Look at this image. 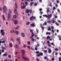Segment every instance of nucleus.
Segmentation results:
<instances>
[{
	"instance_id": "obj_3",
	"label": "nucleus",
	"mask_w": 61,
	"mask_h": 61,
	"mask_svg": "<svg viewBox=\"0 0 61 61\" xmlns=\"http://www.w3.org/2000/svg\"><path fill=\"white\" fill-rule=\"evenodd\" d=\"M30 31L32 33V36H31V38L32 39V41H34V39H33V36H34V33L33 32V30H30Z\"/></svg>"
},
{
	"instance_id": "obj_17",
	"label": "nucleus",
	"mask_w": 61,
	"mask_h": 61,
	"mask_svg": "<svg viewBox=\"0 0 61 61\" xmlns=\"http://www.w3.org/2000/svg\"><path fill=\"white\" fill-rule=\"evenodd\" d=\"M30 25L32 26H35V25L34 23H33L32 24H31Z\"/></svg>"
},
{
	"instance_id": "obj_46",
	"label": "nucleus",
	"mask_w": 61,
	"mask_h": 61,
	"mask_svg": "<svg viewBox=\"0 0 61 61\" xmlns=\"http://www.w3.org/2000/svg\"><path fill=\"white\" fill-rule=\"evenodd\" d=\"M36 60L37 61H39V59H36Z\"/></svg>"
},
{
	"instance_id": "obj_64",
	"label": "nucleus",
	"mask_w": 61,
	"mask_h": 61,
	"mask_svg": "<svg viewBox=\"0 0 61 61\" xmlns=\"http://www.w3.org/2000/svg\"><path fill=\"white\" fill-rule=\"evenodd\" d=\"M27 47L28 48H29L30 49V46H28Z\"/></svg>"
},
{
	"instance_id": "obj_47",
	"label": "nucleus",
	"mask_w": 61,
	"mask_h": 61,
	"mask_svg": "<svg viewBox=\"0 0 61 61\" xmlns=\"http://www.w3.org/2000/svg\"><path fill=\"white\" fill-rule=\"evenodd\" d=\"M36 53L37 54V53H39V51H37L36 52Z\"/></svg>"
},
{
	"instance_id": "obj_34",
	"label": "nucleus",
	"mask_w": 61,
	"mask_h": 61,
	"mask_svg": "<svg viewBox=\"0 0 61 61\" xmlns=\"http://www.w3.org/2000/svg\"><path fill=\"white\" fill-rule=\"evenodd\" d=\"M33 4V2H31L30 3V6H32V5Z\"/></svg>"
},
{
	"instance_id": "obj_18",
	"label": "nucleus",
	"mask_w": 61,
	"mask_h": 61,
	"mask_svg": "<svg viewBox=\"0 0 61 61\" xmlns=\"http://www.w3.org/2000/svg\"><path fill=\"white\" fill-rule=\"evenodd\" d=\"M14 12L15 14H17V12H16V9L14 10Z\"/></svg>"
},
{
	"instance_id": "obj_8",
	"label": "nucleus",
	"mask_w": 61,
	"mask_h": 61,
	"mask_svg": "<svg viewBox=\"0 0 61 61\" xmlns=\"http://www.w3.org/2000/svg\"><path fill=\"white\" fill-rule=\"evenodd\" d=\"M43 55V53H39V54H37V56H42Z\"/></svg>"
},
{
	"instance_id": "obj_15",
	"label": "nucleus",
	"mask_w": 61,
	"mask_h": 61,
	"mask_svg": "<svg viewBox=\"0 0 61 61\" xmlns=\"http://www.w3.org/2000/svg\"><path fill=\"white\" fill-rule=\"evenodd\" d=\"M14 22L15 24H17V23H18V22L17 20H15L14 21Z\"/></svg>"
},
{
	"instance_id": "obj_44",
	"label": "nucleus",
	"mask_w": 61,
	"mask_h": 61,
	"mask_svg": "<svg viewBox=\"0 0 61 61\" xmlns=\"http://www.w3.org/2000/svg\"><path fill=\"white\" fill-rule=\"evenodd\" d=\"M8 57L9 58H11V56H10V55H9L8 56Z\"/></svg>"
},
{
	"instance_id": "obj_42",
	"label": "nucleus",
	"mask_w": 61,
	"mask_h": 61,
	"mask_svg": "<svg viewBox=\"0 0 61 61\" xmlns=\"http://www.w3.org/2000/svg\"><path fill=\"white\" fill-rule=\"evenodd\" d=\"M48 30H51V29L50 28V27H49L48 29Z\"/></svg>"
},
{
	"instance_id": "obj_21",
	"label": "nucleus",
	"mask_w": 61,
	"mask_h": 61,
	"mask_svg": "<svg viewBox=\"0 0 61 61\" xmlns=\"http://www.w3.org/2000/svg\"><path fill=\"white\" fill-rule=\"evenodd\" d=\"M35 50H37V45H36L35 46Z\"/></svg>"
},
{
	"instance_id": "obj_27",
	"label": "nucleus",
	"mask_w": 61,
	"mask_h": 61,
	"mask_svg": "<svg viewBox=\"0 0 61 61\" xmlns=\"http://www.w3.org/2000/svg\"><path fill=\"white\" fill-rule=\"evenodd\" d=\"M17 17V16L16 15H14L13 16V18H16Z\"/></svg>"
},
{
	"instance_id": "obj_26",
	"label": "nucleus",
	"mask_w": 61,
	"mask_h": 61,
	"mask_svg": "<svg viewBox=\"0 0 61 61\" xmlns=\"http://www.w3.org/2000/svg\"><path fill=\"white\" fill-rule=\"evenodd\" d=\"M50 33L47 32L46 33V35H50Z\"/></svg>"
},
{
	"instance_id": "obj_23",
	"label": "nucleus",
	"mask_w": 61,
	"mask_h": 61,
	"mask_svg": "<svg viewBox=\"0 0 61 61\" xmlns=\"http://www.w3.org/2000/svg\"><path fill=\"white\" fill-rule=\"evenodd\" d=\"M15 47H16V48H18V46L17 45H16L15 46Z\"/></svg>"
},
{
	"instance_id": "obj_24",
	"label": "nucleus",
	"mask_w": 61,
	"mask_h": 61,
	"mask_svg": "<svg viewBox=\"0 0 61 61\" xmlns=\"http://www.w3.org/2000/svg\"><path fill=\"white\" fill-rule=\"evenodd\" d=\"M58 37L59 38V40H61V36H58Z\"/></svg>"
},
{
	"instance_id": "obj_25",
	"label": "nucleus",
	"mask_w": 61,
	"mask_h": 61,
	"mask_svg": "<svg viewBox=\"0 0 61 61\" xmlns=\"http://www.w3.org/2000/svg\"><path fill=\"white\" fill-rule=\"evenodd\" d=\"M2 49H3V50H5V48L3 46H2Z\"/></svg>"
},
{
	"instance_id": "obj_36",
	"label": "nucleus",
	"mask_w": 61,
	"mask_h": 61,
	"mask_svg": "<svg viewBox=\"0 0 61 61\" xmlns=\"http://www.w3.org/2000/svg\"><path fill=\"white\" fill-rule=\"evenodd\" d=\"M51 60L52 61H54V58H52L51 59Z\"/></svg>"
},
{
	"instance_id": "obj_52",
	"label": "nucleus",
	"mask_w": 61,
	"mask_h": 61,
	"mask_svg": "<svg viewBox=\"0 0 61 61\" xmlns=\"http://www.w3.org/2000/svg\"><path fill=\"white\" fill-rule=\"evenodd\" d=\"M47 58V57H44V59H46Z\"/></svg>"
},
{
	"instance_id": "obj_14",
	"label": "nucleus",
	"mask_w": 61,
	"mask_h": 61,
	"mask_svg": "<svg viewBox=\"0 0 61 61\" xmlns=\"http://www.w3.org/2000/svg\"><path fill=\"white\" fill-rule=\"evenodd\" d=\"M52 23H55L56 22V21L55 20H54V18H53L52 19Z\"/></svg>"
},
{
	"instance_id": "obj_20",
	"label": "nucleus",
	"mask_w": 61,
	"mask_h": 61,
	"mask_svg": "<svg viewBox=\"0 0 61 61\" xmlns=\"http://www.w3.org/2000/svg\"><path fill=\"white\" fill-rule=\"evenodd\" d=\"M15 8H17V4L16 3H15Z\"/></svg>"
},
{
	"instance_id": "obj_53",
	"label": "nucleus",
	"mask_w": 61,
	"mask_h": 61,
	"mask_svg": "<svg viewBox=\"0 0 61 61\" xmlns=\"http://www.w3.org/2000/svg\"><path fill=\"white\" fill-rule=\"evenodd\" d=\"M18 28H19V26H18L17 27H16L15 28V29H18Z\"/></svg>"
},
{
	"instance_id": "obj_30",
	"label": "nucleus",
	"mask_w": 61,
	"mask_h": 61,
	"mask_svg": "<svg viewBox=\"0 0 61 61\" xmlns=\"http://www.w3.org/2000/svg\"><path fill=\"white\" fill-rule=\"evenodd\" d=\"M43 51L44 52V53H45L47 52V50H44Z\"/></svg>"
},
{
	"instance_id": "obj_60",
	"label": "nucleus",
	"mask_w": 61,
	"mask_h": 61,
	"mask_svg": "<svg viewBox=\"0 0 61 61\" xmlns=\"http://www.w3.org/2000/svg\"><path fill=\"white\" fill-rule=\"evenodd\" d=\"M44 48H45V49H46V46H45L44 47Z\"/></svg>"
},
{
	"instance_id": "obj_33",
	"label": "nucleus",
	"mask_w": 61,
	"mask_h": 61,
	"mask_svg": "<svg viewBox=\"0 0 61 61\" xmlns=\"http://www.w3.org/2000/svg\"><path fill=\"white\" fill-rule=\"evenodd\" d=\"M50 38V37L49 36H48L47 37V38L48 39H49V38Z\"/></svg>"
},
{
	"instance_id": "obj_48",
	"label": "nucleus",
	"mask_w": 61,
	"mask_h": 61,
	"mask_svg": "<svg viewBox=\"0 0 61 61\" xmlns=\"http://www.w3.org/2000/svg\"><path fill=\"white\" fill-rule=\"evenodd\" d=\"M27 43L28 45H29L30 44V42L28 41V42Z\"/></svg>"
},
{
	"instance_id": "obj_9",
	"label": "nucleus",
	"mask_w": 61,
	"mask_h": 61,
	"mask_svg": "<svg viewBox=\"0 0 61 61\" xmlns=\"http://www.w3.org/2000/svg\"><path fill=\"white\" fill-rule=\"evenodd\" d=\"M39 10L40 12V13L41 15H42V14H43V12L42 11V9L41 8H40L39 9Z\"/></svg>"
},
{
	"instance_id": "obj_12",
	"label": "nucleus",
	"mask_w": 61,
	"mask_h": 61,
	"mask_svg": "<svg viewBox=\"0 0 61 61\" xmlns=\"http://www.w3.org/2000/svg\"><path fill=\"white\" fill-rule=\"evenodd\" d=\"M16 40L18 41L19 44H20V39L19 38H18L16 39Z\"/></svg>"
},
{
	"instance_id": "obj_41",
	"label": "nucleus",
	"mask_w": 61,
	"mask_h": 61,
	"mask_svg": "<svg viewBox=\"0 0 61 61\" xmlns=\"http://www.w3.org/2000/svg\"><path fill=\"white\" fill-rule=\"evenodd\" d=\"M47 12H49V9L48 8L47 10Z\"/></svg>"
},
{
	"instance_id": "obj_1",
	"label": "nucleus",
	"mask_w": 61,
	"mask_h": 61,
	"mask_svg": "<svg viewBox=\"0 0 61 61\" xmlns=\"http://www.w3.org/2000/svg\"><path fill=\"white\" fill-rule=\"evenodd\" d=\"M21 52H22V56L23 59H24V60H26L27 61H29V60H30V59L29 58L24 57L25 56L24 54H25V50H21Z\"/></svg>"
},
{
	"instance_id": "obj_61",
	"label": "nucleus",
	"mask_w": 61,
	"mask_h": 61,
	"mask_svg": "<svg viewBox=\"0 0 61 61\" xmlns=\"http://www.w3.org/2000/svg\"><path fill=\"white\" fill-rule=\"evenodd\" d=\"M25 5H27V2H26L25 3Z\"/></svg>"
},
{
	"instance_id": "obj_43",
	"label": "nucleus",
	"mask_w": 61,
	"mask_h": 61,
	"mask_svg": "<svg viewBox=\"0 0 61 61\" xmlns=\"http://www.w3.org/2000/svg\"><path fill=\"white\" fill-rule=\"evenodd\" d=\"M56 24L57 25H59V24H58L57 23H56Z\"/></svg>"
},
{
	"instance_id": "obj_49",
	"label": "nucleus",
	"mask_w": 61,
	"mask_h": 61,
	"mask_svg": "<svg viewBox=\"0 0 61 61\" xmlns=\"http://www.w3.org/2000/svg\"><path fill=\"white\" fill-rule=\"evenodd\" d=\"M52 55H53V56H54V52H52Z\"/></svg>"
},
{
	"instance_id": "obj_35",
	"label": "nucleus",
	"mask_w": 61,
	"mask_h": 61,
	"mask_svg": "<svg viewBox=\"0 0 61 61\" xmlns=\"http://www.w3.org/2000/svg\"><path fill=\"white\" fill-rule=\"evenodd\" d=\"M30 22H27V24H26V25H29V24H30Z\"/></svg>"
},
{
	"instance_id": "obj_55",
	"label": "nucleus",
	"mask_w": 61,
	"mask_h": 61,
	"mask_svg": "<svg viewBox=\"0 0 61 61\" xmlns=\"http://www.w3.org/2000/svg\"><path fill=\"white\" fill-rule=\"evenodd\" d=\"M51 31L53 33H54V30H52Z\"/></svg>"
},
{
	"instance_id": "obj_2",
	"label": "nucleus",
	"mask_w": 61,
	"mask_h": 61,
	"mask_svg": "<svg viewBox=\"0 0 61 61\" xmlns=\"http://www.w3.org/2000/svg\"><path fill=\"white\" fill-rule=\"evenodd\" d=\"M43 16H44L45 17H47L48 19L50 18V17H52V14H50V15H43Z\"/></svg>"
},
{
	"instance_id": "obj_32",
	"label": "nucleus",
	"mask_w": 61,
	"mask_h": 61,
	"mask_svg": "<svg viewBox=\"0 0 61 61\" xmlns=\"http://www.w3.org/2000/svg\"><path fill=\"white\" fill-rule=\"evenodd\" d=\"M59 61H61V57H59Z\"/></svg>"
},
{
	"instance_id": "obj_38",
	"label": "nucleus",
	"mask_w": 61,
	"mask_h": 61,
	"mask_svg": "<svg viewBox=\"0 0 61 61\" xmlns=\"http://www.w3.org/2000/svg\"><path fill=\"white\" fill-rule=\"evenodd\" d=\"M55 55H56V56H57V55L58 54V53L57 52H55Z\"/></svg>"
},
{
	"instance_id": "obj_4",
	"label": "nucleus",
	"mask_w": 61,
	"mask_h": 61,
	"mask_svg": "<svg viewBox=\"0 0 61 61\" xmlns=\"http://www.w3.org/2000/svg\"><path fill=\"white\" fill-rule=\"evenodd\" d=\"M11 33H15L17 35L18 34V32L17 31H14L13 30H11L10 31Z\"/></svg>"
},
{
	"instance_id": "obj_51",
	"label": "nucleus",
	"mask_w": 61,
	"mask_h": 61,
	"mask_svg": "<svg viewBox=\"0 0 61 61\" xmlns=\"http://www.w3.org/2000/svg\"><path fill=\"white\" fill-rule=\"evenodd\" d=\"M3 56H6V54H4L3 55Z\"/></svg>"
},
{
	"instance_id": "obj_63",
	"label": "nucleus",
	"mask_w": 61,
	"mask_h": 61,
	"mask_svg": "<svg viewBox=\"0 0 61 61\" xmlns=\"http://www.w3.org/2000/svg\"><path fill=\"white\" fill-rule=\"evenodd\" d=\"M57 11L58 12H60V11H59V9L57 10Z\"/></svg>"
},
{
	"instance_id": "obj_29",
	"label": "nucleus",
	"mask_w": 61,
	"mask_h": 61,
	"mask_svg": "<svg viewBox=\"0 0 61 61\" xmlns=\"http://www.w3.org/2000/svg\"><path fill=\"white\" fill-rule=\"evenodd\" d=\"M2 17H3V20H5V17H4V15H2Z\"/></svg>"
},
{
	"instance_id": "obj_45",
	"label": "nucleus",
	"mask_w": 61,
	"mask_h": 61,
	"mask_svg": "<svg viewBox=\"0 0 61 61\" xmlns=\"http://www.w3.org/2000/svg\"><path fill=\"white\" fill-rule=\"evenodd\" d=\"M11 41H13V40H14V39H13V38H11Z\"/></svg>"
},
{
	"instance_id": "obj_31",
	"label": "nucleus",
	"mask_w": 61,
	"mask_h": 61,
	"mask_svg": "<svg viewBox=\"0 0 61 61\" xmlns=\"http://www.w3.org/2000/svg\"><path fill=\"white\" fill-rule=\"evenodd\" d=\"M47 23H51V21L50 20H48L47 21Z\"/></svg>"
},
{
	"instance_id": "obj_22",
	"label": "nucleus",
	"mask_w": 61,
	"mask_h": 61,
	"mask_svg": "<svg viewBox=\"0 0 61 61\" xmlns=\"http://www.w3.org/2000/svg\"><path fill=\"white\" fill-rule=\"evenodd\" d=\"M47 25V23H46V22H45L43 24V25Z\"/></svg>"
},
{
	"instance_id": "obj_40",
	"label": "nucleus",
	"mask_w": 61,
	"mask_h": 61,
	"mask_svg": "<svg viewBox=\"0 0 61 61\" xmlns=\"http://www.w3.org/2000/svg\"><path fill=\"white\" fill-rule=\"evenodd\" d=\"M51 45H52L53 46H55V45L54 44V43H51Z\"/></svg>"
},
{
	"instance_id": "obj_19",
	"label": "nucleus",
	"mask_w": 61,
	"mask_h": 61,
	"mask_svg": "<svg viewBox=\"0 0 61 61\" xmlns=\"http://www.w3.org/2000/svg\"><path fill=\"white\" fill-rule=\"evenodd\" d=\"M21 36L22 37H25V34L23 33H21Z\"/></svg>"
},
{
	"instance_id": "obj_10",
	"label": "nucleus",
	"mask_w": 61,
	"mask_h": 61,
	"mask_svg": "<svg viewBox=\"0 0 61 61\" xmlns=\"http://www.w3.org/2000/svg\"><path fill=\"white\" fill-rule=\"evenodd\" d=\"M33 19H36V17L34 16H32L30 18V20H33Z\"/></svg>"
},
{
	"instance_id": "obj_13",
	"label": "nucleus",
	"mask_w": 61,
	"mask_h": 61,
	"mask_svg": "<svg viewBox=\"0 0 61 61\" xmlns=\"http://www.w3.org/2000/svg\"><path fill=\"white\" fill-rule=\"evenodd\" d=\"M10 14L9 13H8V20H9V19H10Z\"/></svg>"
},
{
	"instance_id": "obj_50",
	"label": "nucleus",
	"mask_w": 61,
	"mask_h": 61,
	"mask_svg": "<svg viewBox=\"0 0 61 61\" xmlns=\"http://www.w3.org/2000/svg\"><path fill=\"white\" fill-rule=\"evenodd\" d=\"M55 50H56V51H57V50H58V49H57V48H56L55 49Z\"/></svg>"
},
{
	"instance_id": "obj_56",
	"label": "nucleus",
	"mask_w": 61,
	"mask_h": 61,
	"mask_svg": "<svg viewBox=\"0 0 61 61\" xmlns=\"http://www.w3.org/2000/svg\"><path fill=\"white\" fill-rule=\"evenodd\" d=\"M36 31H37V33H38V30L37 29H36Z\"/></svg>"
},
{
	"instance_id": "obj_16",
	"label": "nucleus",
	"mask_w": 61,
	"mask_h": 61,
	"mask_svg": "<svg viewBox=\"0 0 61 61\" xmlns=\"http://www.w3.org/2000/svg\"><path fill=\"white\" fill-rule=\"evenodd\" d=\"M48 52L49 53H51V50L50 49H48Z\"/></svg>"
},
{
	"instance_id": "obj_6",
	"label": "nucleus",
	"mask_w": 61,
	"mask_h": 61,
	"mask_svg": "<svg viewBox=\"0 0 61 61\" xmlns=\"http://www.w3.org/2000/svg\"><path fill=\"white\" fill-rule=\"evenodd\" d=\"M0 32H1L2 35V36H4L5 35V32H4V30H1L0 31Z\"/></svg>"
},
{
	"instance_id": "obj_59",
	"label": "nucleus",
	"mask_w": 61,
	"mask_h": 61,
	"mask_svg": "<svg viewBox=\"0 0 61 61\" xmlns=\"http://www.w3.org/2000/svg\"><path fill=\"white\" fill-rule=\"evenodd\" d=\"M55 7H53V10H55Z\"/></svg>"
},
{
	"instance_id": "obj_54",
	"label": "nucleus",
	"mask_w": 61,
	"mask_h": 61,
	"mask_svg": "<svg viewBox=\"0 0 61 61\" xmlns=\"http://www.w3.org/2000/svg\"><path fill=\"white\" fill-rule=\"evenodd\" d=\"M24 47H26V45H24Z\"/></svg>"
},
{
	"instance_id": "obj_11",
	"label": "nucleus",
	"mask_w": 61,
	"mask_h": 61,
	"mask_svg": "<svg viewBox=\"0 0 61 61\" xmlns=\"http://www.w3.org/2000/svg\"><path fill=\"white\" fill-rule=\"evenodd\" d=\"M21 4L22 5H23V6H21V8L22 9H24V8H25V5L24 4V3H21Z\"/></svg>"
},
{
	"instance_id": "obj_5",
	"label": "nucleus",
	"mask_w": 61,
	"mask_h": 61,
	"mask_svg": "<svg viewBox=\"0 0 61 61\" xmlns=\"http://www.w3.org/2000/svg\"><path fill=\"white\" fill-rule=\"evenodd\" d=\"M3 9L4 10L3 12H5H5H6V11H7V8H6V7L5 6H4L3 7Z\"/></svg>"
},
{
	"instance_id": "obj_57",
	"label": "nucleus",
	"mask_w": 61,
	"mask_h": 61,
	"mask_svg": "<svg viewBox=\"0 0 61 61\" xmlns=\"http://www.w3.org/2000/svg\"><path fill=\"white\" fill-rule=\"evenodd\" d=\"M58 22L59 23H61V21H60L59 20H58Z\"/></svg>"
},
{
	"instance_id": "obj_28",
	"label": "nucleus",
	"mask_w": 61,
	"mask_h": 61,
	"mask_svg": "<svg viewBox=\"0 0 61 61\" xmlns=\"http://www.w3.org/2000/svg\"><path fill=\"white\" fill-rule=\"evenodd\" d=\"M10 47H12V44L11 43H10Z\"/></svg>"
},
{
	"instance_id": "obj_7",
	"label": "nucleus",
	"mask_w": 61,
	"mask_h": 61,
	"mask_svg": "<svg viewBox=\"0 0 61 61\" xmlns=\"http://www.w3.org/2000/svg\"><path fill=\"white\" fill-rule=\"evenodd\" d=\"M30 12V13H32V10H26V12L27 13H28V12Z\"/></svg>"
},
{
	"instance_id": "obj_39",
	"label": "nucleus",
	"mask_w": 61,
	"mask_h": 61,
	"mask_svg": "<svg viewBox=\"0 0 61 61\" xmlns=\"http://www.w3.org/2000/svg\"><path fill=\"white\" fill-rule=\"evenodd\" d=\"M9 13H11V11H10V9H9Z\"/></svg>"
},
{
	"instance_id": "obj_37",
	"label": "nucleus",
	"mask_w": 61,
	"mask_h": 61,
	"mask_svg": "<svg viewBox=\"0 0 61 61\" xmlns=\"http://www.w3.org/2000/svg\"><path fill=\"white\" fill-rule=\"evenodd\" d=\"M1 43H5V41H1Z\"/></svg>"
},
{
	"instance_id": "obj_62",
	"label": "nucleus",
	"mask_w": 61,
	"mask_h": 61,
	"mask_svg": "<svg viewBox=\"0 0 61 61\" xmlns=\"http://www.w3.org/2000/svg\"><path fill=\"white\" fill-rule=\"evenodd\" d=\"M49 5H50L51 7H52V5H51V4H50Z\"/></svg>"
},
{
	"instance_id": "obj_58",
	"label": "nucleus",
	"mask_w": 61,
	"mask_h": 61,
	"mask_svg": "<svg viewBox=\"0 0 61 61\" xmlns=\"http://www.w3.org/2000/svg\"><path fill=\"white\" fill-rule=\"evenodd\" d=\"M2 52H4V50H2Z\"/></svg>"
}]
</instances>
